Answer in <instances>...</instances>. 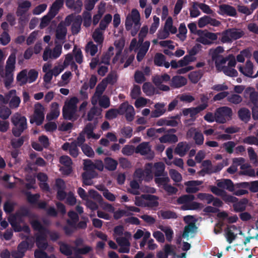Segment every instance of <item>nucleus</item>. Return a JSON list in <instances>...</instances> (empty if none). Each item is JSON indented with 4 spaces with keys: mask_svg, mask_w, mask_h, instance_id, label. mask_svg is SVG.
Here are the masks:
<instances>
[{
    "mask_svg": "<svg viewBox=\"0 0 258 258\" xmlns=\"http://www.w3.org/2000/svg\"><path fill=\"white\" fill-rule=\"evenodd\" d=\"M72 78V73L70 71L66 72L61 75V80L58 82V85L59 86H65L67 85L70 83Z\"/></svg>",
    "mask_w": 258,
    "mask_h": 258,
    "instance_id": "nucleus-42",
    "label": "nucleus"
},
{
    "mask_svg": "<svg viewBox=\"0 0 258 258\" xmlns=\"http://www.w3.org/2000/svg\"><path fill=\"white\" fill-rule=\"evenodd\" d=\"M218 187L226 189L230 191L234 190V184L232 181L229 179H224L217 182Z\"/></svg>",
    "mask_w": 258,
    "mask_h": 258,
    "instance_id": "nucleus-32",
    "label": "nucleus"
},
{
    "mask_svg": "<svg viewBox=\"0 0 258 258\" xmlns=\"http://www.w3.org/2000/svg\"><path fill=\"white\" fill-rule=\"evenodd\" d=\"M107 86L106 80L102 81L97 85L95 93L92 99V103L96 105L97 102V98L103 93Z\"/></svg>",
    "mask_w": 258,
    "mask_h": 258,
    "instance_id": "nucleus-21",
    "label": "nucleus"
},
{
    "mask_svg": "<svg viewBox=\"0 0 258 258\" xmlns=\"http://www.w3.org/2000/svg\"><path fill=\"white\" fill-rule=\"evenodd\" d=\"M249 96L250 102L253 106H258V93L253 88H247L244 91L245 97Z\"/></svg>",
    "mask_w": 258,
    "mask_h": 258,
    "instance_id": "nucleus-23",
    "label": "nucleus"
},
{
    "mask_svg": "<svg viewBox=\"0 0 258 258\" xmlns=\"http://www.w3.org/2000/svg\"><path fill=\"white\" fill-rule=\"evenodd\" d=\"M238 115L240 119L245 122H247L250 118V112L246 108H241L238 111Z\"/></svg>",
    "mask_w": 258,
    "mask_h": 258,
    "instance_id": "nucleus-41",
    "label": "nucleus"
},
{
    "mask_svg": "<svg viewBox=\"0 0 258 258\" xmlns=\"http://www.w3.org/2000/svg\"><path fill=\"white\" fill-rule=\"evenodd\" d=\"M79 100L76 97L67 98L64 102L62 107L63 117L68 120H76L79 117L78 113V104Z\"/></svg>",
    "mask_w": 258,
    "mask_h": 258,
    "instance_id": "nucleus-2",
    "label": "nucleus"
},
{
    "mask_svg": "<svg viewBox=\"0 0 258 258\" xmlns=\"http://www.w3.org/2000/svg\"><path fill=\"white\" fill-rule=\"evenodd\" d=\"M105 168L108 171H113L116 169L118 162L111 157H106L104 160Z\"/></svg>",
    "mask_w": 258,
    "mask_h": 258,
    "instance_id": "nucleus-34",
    "label": "nucleus"
},
{
    "mask_svg": "<svg viewBox=\"0 0 258 258\" xmlns=\"http://www.w3.org/2000/svg\"><path fill=\"white\" fill-rule=\"evenodd\" d=\"M15 63V55L12 54L9 56L6 61L5 73L1 74L2 77L4 78L5 85L7 88H9L13 82Z\"/></svg>",
    "mask_w": 258,
    "mask_h": 258,
    "instance_id": "nucleus-3",
    "label": "nucleus"
},
{
    "mask_svg": "<svg viewBox=\"0 0 258 258\" xmlns=\"http://www.w3.org/2000/svg\"><path fill=\"white\" fill-rule=\"evenodd\" d=\"M159 228L163 232H164L166 240L168 242H171L172 240L174 232L173 230L169 226H164L161 225L159 227Z\"/></svg>",
    "mask_w": 258,
    "mask_h": 258,
    "instance_id": "nucleus-45",
    "label": "nucleus"
},
{
    "mask_svg": "<svg viewBox=\"0 0 258 258\" xmlns=\"http://www.w3.org/2000/svg\"><path fill=\"white\" fill-rule=\"evenodd\" d=\"M66 6L77 13L81 12L83 7V3L80 0H66Z\"/></svg>",
    "mask_w": 258,
    "mask_h": 258,
    "instance_id": "nucleus-25",
    "label": "nucleus"
},
{
    "mask_svg": "<svg viewBox=\"0 0 258 258\" xmlns=\"http://www.w3.org/2000/svg\"><path fill=\"white\" fill-rule=\"evenodd\" d=\"M253 67L252 62L249 60H247L244 66H238V69L239 71L243 75L248 77H252V75L253 73Z\"/></svg>",
    "mask_w": 258,
    "mask_h": 258,
    "instance_id": "nucleus-18",
    "label": "nucleus"
},
{
    "mask_svg": "<svg viewBox=\"0 0 258 258\" xmlns=\"http://www.w3.org/2000/svg\"><path fill=\"white\" fill-rule=\"evenodd\" d=\"M29 243L24 240L21 242L17 247V250H14L12 252V256L14 258H22L25 255V253L29 247Z\"/></svg>",
    "mask_w": 258,
    "mask_h": 258,
    "instance_id": "nucleus-15",
    "label": "nucleus"
},
{
    "mask_svg": "<svg viewBox=\"0 0 258 258\" xmlns=\"http://www.w3.org/2000/svg\"><path fill=\"white\" fill-rule=\"evenodd\" d=\"M58 245H59V250L61 253L66 256H70L72 254L73 247L62 241H59Z\"/></svg>",
    "mask_w": 258,
    "mask_h": 258,
    "instance_id": "nucleus-36",
    "label": "nucleus"
},
{
    "mask_svg": "<svg viewBox=\"0 0 258 258\" xmlns=\"http://www.w3.org/2000/svg\"><path fill=\"white\" fill-rule=\"evenodd\" d=\"M85 50L87 53L94 56L98 51V46L92 41H89L85 47Z\"/></svg>",
    "mask_w": 258,
    "mask_h": 258,
    "instance_id": "nucleus-53",
    "label": "nucleus"
},
{
    "mask_svg": "<svg viewBox=\"0 0 258 258\" xmlns=\"http://www.w3.org/2000/svg\"><path fill=\"white\" fill-rule=\"evenodd\" d=\"M61 46L59 45H56L53 50H51L49 47L45 48L43 54V60L46 61L48 59H56L58 58L61 53Z\"/></svg>",
    "mask_w": 258,
    "mask_h": 258,
    "instance_id": "nucleus-11",
    "label": "nucleus"
},
{
    "mask_svg": "<svg viewBox=\"0 0 258 258\" xmlns=\"http://www.w3.org/2000/svg\"><path fill=\"white\" fill-rule=\"evenodd\" d=\"M170 79V77L165 74L161 76H156L153 79V81L155 85L162 84L164 82H167Z\"/></svg>",
    "mask_w": 258,
    "mask_h": 258,
    "instance_id": "nucleus-50",
    "label": "nucleus"
},
{
    "mask_svg": "<svg viewBox=\"0 0 258 258\" xmlns=\"http://www.w3.org/2000/svg\"><path fill=\"white\" fill-rule=\"evenodd\" d=\"M150 45V43L149 41H146L141 45L137 55V59L138 61H141L143 59L149 48Z\"/></svg>",
    "mask_w": 258,
    "mask_h": 258,
    "instance_id": "nucleus-27",
    "label": "nucleus"
},
{
    "mask_svg": "<svg viewBox=\"0 0 258 258\" xmlns=\"http://www.w3.org/2000/svg\"><path fill=\"white\" fill-rule=\"evenodd\" d=\"M162 143H175L178 141L177 137L174 134H166L159 138Z\"/></svg>",
    "mask_w": 258,
    "mask_h": 258,
    "instance_id": "nucleus-39",
    "label": "nucleus"
},
{
    "mask_svg": "<svg viewBox=\"0 0 258 258\" xmlns=\"http://www.w3.org/2000/svg\"><path fill=\"white\" fill-rule=\"evenodd\" d=\"M234 56L232 55H229L226 57H223L215 61V67L216 69L219 71L222 72V70L226 67V62H229V60L231 59L232 57Z\"/></svg>",
    "mask_w": 258,
    "mask_h": 258,
    "instance_id": "nucleus-28",
    "label": "nucleus"
},
{
    "mask_svg": "<svg viewBox=\"0 0 258 258\" xmlns=\"http://www.w3.org/2000/svg\"><path fill=\"white\" fill-rule=\"evenodd\" d=\"M232 109L227 106L219 107L215 111L216 121L220 123H224L229 120L232 116Z\"/></svg>",
    "mask_w": 258,
    "mask_h": 258,
    "instance_id": "nucleus-5",
    "label": "nucleus"
},
{
    "mask_svg": "<svg viewBox=\"0 0 258 258\" xmlns=\"http://www.w3.org/2000/svg\"><path fill=\"white\" fill-rule=\"evenodd\" d=\"M202 76L201 71H194L188 75V78L192 83H197L201 78Z\"/></svg>",
    "mask_w": 258,
    "mask_h": 258,
    "instance_id": "nucleus-64",
    "label": "nucleus"
},
{
    "mask_svg": "<svg viewBox=\"0 0 258 258\" xmlns=\"http://www.w3.org/2000/svg\"><path fill=\"white\" fill-rule=\"evenodd\" d=\"M141 15L136 9H133L126 16L124 26L127 31H130L133 36H135L141 26Z\"/></svg>",
    "mask_w": 258,
    "mask_h": 258,
    "instance_id": "nucleus-1",
    "label": "nucleus"
},
{
    "mask_svg": "<svg viewBox=\"0 0 258 258\" xmlns=\"http://www.w3.org/2000/svg\"><path fill=\"white\" fill-rule=\"evenodd\" d=\"M203 183L202 181L200 180H189L184 183V184L187 187L185 188V191L188 194H195L200 190V188L197 186L200 185Z\"/></svg>",
    "mask_w": 258,
    "mask_h": 258,
    "instance_id": "nucleus-19",
    "label": "nucleus"
},
{
    "mask_svg": "<svg viewBox=\"0 0 258 258\" xmlns=\"http://www.w3.org/2000/svg\"><path fill=\"white\" fill-rule=\"evenodd\" d=\"M17 81L20 85H23L28 83L27 71L23 70L17 76Z\"/></svg>",
    "mask_w": 258,
    "mask_h": 258,
    "instance_id": "nucleus-54",
    "label": "nucleus"
},
{
    "mask_svg": "<svg viewBox=\"0 0 258 258\" xmlns=\"http://www.w3.org/2000/svg\"><path fill=\"white\" fill-rule=\"evenodd\" d=\"M104 30L99 28H96L92 33V37L95 42L101 44L104 40L103 33Z\"/></svg>",
    "mask_w": 258,
    "mask_h": 258,
    "instance_id": "nucleus-35",
    "label": "nucleus"
},
{
    "mask_svg": "<svg viewBox=\"0 0 258 258\" xmlns=\"http://www.w3.org/2000/svg\"><path fill=\"white\" fill-rule=\"evenodd\" d=\"M52 70V64L49 62L44 63L42 67V71L45 73L43 77V86L47 89L51 87Z\"/></svg>",
    "mask_w": 258,
    "mask_h": 258,
    "instance_id": "nucleus-12",
    "label": "nucleus"
},
{
    "mask_svg": "<svg viewBox=\"0 0 258 258\" xmlns=\"http://www.w3.org/2000/svg\"><path fill=\"white\" fill-rule=\"evenodd\" d=\"M164 28L172 34H175L177 32V29L173 25V20L171 17H168L165 23Z\"/></svg>",
    "mask_w": 258,
    "mask_h": 258,
    "instance_id": "nucleus-55",
    "label": "nucleus"
},
{
    "mask_svg": "<svg viewBox=\"0 0 258 258\" xmlns=\"http://www.w3.org/2000/svg\"><path fill=\"white\" fill-rule=\"evenodd\" d=\"M60 114L59 105L57 102H53L50 105V111L46 115V119L51 120L56 119Z\"/></svg>",
    "mask_w": 258,
    "mask_h": 258,
    "instance_id": "nucleus-22",
    "label": "nucleus"
},
{
    "mask_svg": "<svg viewBox=\"0 0 258 258\" xmlns=\"http://www.w3.org/2000/svg\"><path fill=\"white\" fill-rule=\"evenodd\" d=\"M68 215L70 219L67 220V224L71 227L76 228V224L79 220L78 214L74 211H70L68 213Z\"/></svg>",
    "mask_w": 258,
    "mask_h": 258,
    "instance_id": "nucleus-33",
    "label": "nucleus"
},
{
    "mask_svg": "<svg viewBox=\"0 0 258 258\" xmlns=\"http://www.w3.org/2000/svg\"><path fill=\"white\" fill-rule=\"evenodd\" d=\"M181 123L180 115L167 117V126L176 127Z\"/></svg>",
    "mask_w": 258,
    "mask_h": 258,
    "instance_id": "nucleus-44",
    "label": "nucleus"
},
{
    "mask_svg": "<svg viewBox=\"0 0 258 258\" xmlns=\"http://www.w3.org/2000/svg\"><path fill=\"white\" fill-rule=\"evenodd\" d=\"M73 248L75 252V256L76 258H83L81 255L82 254H87L93 250L92 247L89 245H85L82 248L73 247Z\"/></svg>",
    "mask_w": 258,
    "mask_h": 258,
    "instance_id": "nucleus-26",
    "label": "nucleus"
},
{
    "mask_svg": "<svg viewBox=\"0 0 258 258\" xmlns=\"http://www.w3.org/2000/svg\"><path fill=\"white\" fill-rule=\"evenodd\" d=\"M236 64V61L234 56L232 57L231 59L229 60L227 65L222 72L226 76L230 77H236L238 75L237 71L234 69Z\"/></svg>",
    "mask_w": 258,
    "mask_h": 258,
    "instance_id": "nucleus-14",
    "label": "nucleus"
},
{
    "mask_svg": "<svg viewBox=\"0 0 258 258\" xmlns=\"http://www.w3.org/2000/svg\"><path fill=\"white\" fill-rule=\"evenodd\" d=\"M221 36V41L223 43H230L233 40L230 29L222 33H219Z\"/></svg>",
    "mask_w": 258,
    "mask_h": 258,
    "instance_id": "nucleus-46",
    "label": "nucleus"
},
{
    "mask_svg": "<svg viewBox=\"0 0 258 258\" xmlns=\"http://www.w3.org/2000/svg\"><path fill=\"white\" fill-rule=\"evenodd\" d=\"M143 92L147 96H152L155 93V89L150 83H145L142 87Z\"/></svg>",
    "mask_w": 258,
    "mask_h": 258,
    "instance_id": "nucleus-63",
    "label": "nucleus"
},
{
    "mask_svg": "<svg viewBox=\"0 0 258 258\" xmlns=\"http://www.w3.org/2000/svg\"><path fill=\"white\" fill-rule=\"evenodd\" d=\"M120 114H124L128 121H132L135 115V111L134 107L129 104L128 102L122 103L119 107Z\"/></svg>",
    "mask_w": 258,
    "mask_h": 258,
    "instance_id": "nucleus-10",
    "label": "nucleus"
},
{
    "mask_svg": "<svg viewBox=\"0 0 258 258\" xmlns=\"http://www.w3.org/2000/svg\"><path fill=\"white\" fill-rule=\"evenodd\" d=\"M6 97L9 101V107L11 109H16L19 107L21 100L15 90H10L6 94Z\"/></svg>",
    "mask_w": 258,
    "mask_h": 258,
    "instance_id": "nucleus-9",
    "label": "nucleus"
},
{
    "mask_svg": "<svg viewBox=\"0 0 258 258\" xmlns=\"http://www.w3.org/2000/svg\"><path fill=\"white\" fill-rule=\"evenodd\" d=\"M112 17V16L109 14H106L104 16L103 19L101 20L99 28L105 30L108 27L109 24L111 22Z\"/></svg>",
    "mask_w": 258,
    "mask_h": 258,
    "instance_id": "nucleus-51",
    "label": "nucleus"
},
{
    "mask_svg": "<svg viewBox=\"0 0 258 258\" xmlns=\"http://www.w3.org/2000/svg\"><path fill=\"white\" fill-rule=\"evenodd\" d=\"M197 197L202 201H207L208 204H210L214 200V197L212 195L208 193H199L197 195Z\"/></svg>",
    "mask_w": 258,
    "mask_h": 258,
    "instance_id": "nucleus-62",
    "label": "nucleus"
},
{
    "mask_svg": "<svg viewBox=\"0 0 258 258\" xmlns=\"http://www.w3.org/2000/svg\"><path fill=\"white\" fill-rule=\"evenodd\" d=\"M67 28L63 23H60L57 26L56 30V37L57 39L63 40L65 38L67 34Z\"/></svg>",
    "mask_w": 258,
    "mask_h": 258,
    "instance_id": "nucleus-38",
    "label": "nucleus"
},
{
    "mask_svg": "<svg viewBox=\"0 0 258 258\" xmlns=\"http://www.w3.org/2000/svg\"><path fill=\"white\" fill-rule=\"evenodd\" d=\"M82 20V18L80 16H77L75 18V21L73 22L72 27V33L74 34H76L80 31Z\"/></svg>",
    "mask_w": 258,
    "mask_h": 258,
    "instance_id": "nucleus-56",
    "label": "nucleus"
},
{
    "mask_svg": "<svg viewBox=\"0 0 258 258\" xmlns=\"http://www.w3.org/2000/svg\"><path fill=\"white\" fill-rule=\"evenodd\" d=\"M64 0H56L52 4L49 13L52 14V16H55L59 9L62 7Z\"/></svg>",
    "mask_w": 258,
    "mask_h": 258,
    "instance_id": "nucleus-47",
    "label": "nucleus"
},
{
    "mask_svg": "<svg viewBox=\"0 0 258 258\" xmlns=\"http://www.w3.org/2000/svg\"><path fill=\"white\" fill-rule=\"evenodd\" d=\"M195 199L193 195H184L179 197L177 200V203L179 205L189 203Z\"/></svg>",
    "mask_w": 258,
    "mask_h": 258,
    "instance_id": "nucleus-59",
    "label": "nucleus"
},
{
    "mask_svg": "<svg viewBox=\"0 0 258 258\" xmlns=\"http://www.w3.org/2000/svg\"><path fill=\"white\" fill-rule=\"evenodd\" d=\"M154 110L150 114L152 118H157L164 115L166 112L165 104L164 103L158 102L154 105Z\"/></svg>",
    "mask_w": 258,
    "mask_h": 258,
    "instance_id": "nucleus-17",
    "label": "nucleus"
},
{
    "mask_svg": "<svg viewBox=\"0 0 258 258\" xmlns=\"http://www.w3.org/2000/svg\"><path fill=\"white\" fill-rule=\"evenodd\" d=\"M101 110L93 107L88 111L87 115V120L92 121L87 124L85 129H94L97 127L98 119L101 118Z\"/></svg>",
    "mask_w": 258,
    "mask_h": 258,
    "instance_id": "nucleus-6",
    "label": "nucleus"
},
{
    "mask_svg": "<svg viewBox=\"0 0 258 258\" xmlns=\"http://www.w3.org/2000/svg\"><path fill=\"white\" fill-rule=\"evenodd\" d=\"M154 175L156 177H160L163 175L165 170V165L161 162H156L154 164Z\"/></svg>",
    "mask_w": 258,
    "mask_h": 258,
    "instance_id": "nucleus-48",
    "label": "nucleus"
},
{
    "mask_svg": "<svg viewBox=\"0 0 258 258\" xmlns=\"http://www.w3.org/2000/svg\"><path fill=\"white\" fill-rule=\"evenodd\" d=\"M218 13L221 15H227L230 16H235L236 15V11L233 7L223 4L219 6Z\"/></svg>",
    "mask_w": 258,
    "mask_h": 258,
    "instance_id": "nucleus-24",
    "label": "nucleus"
},
{
    "mask_svg": "<svg viewBox=\"0 0 258 258\" xmlns=\"http://www.w3.org/2000/svg\"><path fill=\"white\" fill-rule=\"evenodd\" d=\"M160 212L161 216L163 219H175L178 217L177 214L175 212L170 210H161Z\"/></svg>",
    "mask_w": 258,
    "mask_h": 258,
    "instance_id": "nucleus-58",
    "label": "nucleus"
},
{
    "mask_svg": "<svg viewBox=\"0 0 258 258\" xmlns=\"http://www.w3.org/2000/svg\"><path fill=\"white\" fill-rule=\"evenodd\" d=\"M54 16H52V14H50V13H48L46 15L43 16L41 20V22L39 25V27L41 29H43L46 26H47L51 20L54 17Z\"/></svg>",
    "mask_w": 258,
    "mask_h": 258,
    "instance_id": "nucleus-61",
    "label": "nucleus"
},
{
    "mask_svg": "<svg viewBox=\"0 0 258 258\" xmlns=\"http://www.w3.org/2000/svg\"><path fill=\"white\" fill-rule=\"evenodd\" d=\"M248 200L246 199H243L239 202H236L233 203V207L235 212H241L244 211L247 204Z\"/></svg>",
    "mask_w": 258,
    "mask_h": 258,
    "instance_id": "nucleus-37",
    "label": "nucleus"
},
{
    "mask_svg": "<svg viewBox=\"0 0 258 258\" xmlns=\"http://www.w3.org/2000/svg\"><path fill=\"white\" fill-rule=\"evenodd\" d=\"M93 131L94 130H83V131L80 133L77 140L74 141L72 143H75L76 145L81 147L82 146L84 145L83 144L85 141L86 135L88 139L92 138L98 139L100 137V135L95 134Z\"/></svg>",
    "mask_w": 258,
    "mask_h": 258,
    "instance_id": "nucleus-8",
    "label": "nucleus"
},
{
    "mask_svg": "<svg viewBox=\"0 0 258 258\" xmlns=\"http://www.w3.org/2000/svg\"><path fill=\"white\" fill-rule=\"evenodd\" d=\"M224 51V48L222 46H218L216 48L211 49L209 51V54L213 60L214 61L224 57L222 54Z\"/></svg>",
    "mask_w": 258,
    "mask_h": 258,
    "instance_id": "nucleus-31",
    "label": "nucleus"
},
{
    "mask_svg": "<svg viewBox=\"0 0 258 258\" xmlns=\"http://www.w3.org/2000/svg\"><path fill=\"white\" fill-rule=\"evenodd\" d=\"M187 83V79L181 76H175L172 78L171 86L174 88L181 87Z\"/></svg>",
    "mask_w": 258,
    "mask_h": 258,
    "instance_id": "nucleus-30",
    "label": "nucleus"
},
{
    "mask_svg": "<svg viewBox=\"0 0 258 258\" xmlns=\"http://www.w3.org/2000/svg\"><path fill=\"white\" fill-rule=\"evenodd\" d=\"M11 121L18 129L27 128V118L18 112L15 113L11 117Z\"/></svg>",
    "mask_w": 258,
    "mask_h": 258,
    "instance_id": "nucleus-13",
    "label": "nucleus"
},
{
    "mask_svg": "<svg viewBox=\"0 0 258 258\" xmlns=\"http://www.w3.org/2000/svg\"><path fill=\"white\" fill-rule=\"evenodd\" d=\"M207 106L208 104L205 103L196 107L189 108L190 117L191 118L195 117L198 113L205 109Z\"/></svg>",
    "mask_w": 258,
    "mask_h": 258,
    "instance_id": "nucleus-52",
    "label": "nucleus"
},
{
    "mask_svg": "<svg viewBox=\"0 0 258 258\" xmlns=\"http://www.w3.org/2000/svg\"><path fill=\"white\" fill-rule=\"evenodd\" d=\"M105 4L101 3L99 7L97 13L93 16V24L94 25H96L100 20L102 15L105 12Z\"/></svg>",
    "mask_w": 258,
    "mask_h": 258,
    "instance_id": "nucleus-40",
    "label": "nucleus"
},
{
    "mask_svg": "<svg viewBox=\"0 0 258 258\" xmlns=\"http://www.w3.org/2000/svg\"><path fill=\"white\" fill-rule=\"evenodd\" d=\"M45 108L41 103L37 102L34 105L33 114L30 117L31 124H35L40 125L42 124L44 120Z\"/></svg>",
    "mask_w": 258,
    "mask_h": 258,
    "instance_id": "nucleus-4",
    "label": "nucleus"
},
{
    "mask_svg": "<svg viewBox=\"0 0 258 258\" xmlns=\"http://www.w3.org/2000/svg\"><path fill=\"white\" fill-rule=\"evenodd\" d=\"M227 100L230 103L238 104L242 102V98L241 96L238 94H232L228 95Z\"/></svg>",
    "mask_w": 258,
    "mask_h": 258,
    "instance_id": "nucleus-60",
    "label": "nucleus"
},
{
    "mask_svg": "<svg viewBox=\"0 0 258 258\" xmlns=\"http://www.w3.org/2000/svg\"><path fill=\"white\" fill-rule=\"evenodd\" d=\"M31 7V3L28 0H20L18 2V8L16 14L22 17L25 15Z\"/></svg>",
    "mask_w": 258,
    "mask_h": 258,
    "instance_id": "nucleus-16",
    "label": "nucleus"
},
{
    "mask_svg": "<svg viewBox=\"0 0 258 258\" xmlns=\"http://www.w3.org/2000/svg\"><path fill=\"white\" fill-rule=\"evenodd\" d=\"M11 109L5 105H0V117L3 119H8L12 114Z\"/></svg>",
    "mask_w": 258,
    "mask_h": 258,
    "instance_id": "nucleus-57",
    "label": "nucleus"
},
{
    "mask_svg": "<svg viewBox=\"0 0 258 258\" xmlns=\"http://www.w3.org/2000/svg\"><path fill=\"white\" fill-rule=\"evenodd\" d=\"M30 223L33 229L38 231V234H45L44 232L47 230V228L43 226L41 222L37 220H32Z\"/></svg>",
    "mask_w": 258,
    "mask_h": 258,
    "instance_id": "nucleus-43",
    "label": "nucleus"
},
{
    "mask_svg": "<svg viewBox=\"0 0 258 258\" xmlns=\"http://www.w3.org/2000/svg\"><path fill=\"white\" fill-rule=\"evenodd\" d=\"M197 228V227L195 223H189L184 227L182 233V237L184 238H188L189 236V233L194 232Z\"/></svg>",
    "mask_w": 258,
    "mask_h": 258,
    "instance_id": "nucleus-49",
    "label": "nucleus"
},
{
    "mask_svg": "<svg viewBox=\"0 0 258 258\" xmlns=\"http://www.w3.org/2000/svg\"><path fill=\"white\" fill-rule=\"evenodd\" d=\"M35 242L39 249L45 250L48 246L46 234L43 233L35 234Z\"/></svg>",
    "mask_w": 258,
    "mask_h": 258,
    "instance_id": "nucleus-20",
    "label": "nucleus"
},
{
    "mask_svg": "<svg viewBox=\"0 0 258 258\" xmlns=\"http://www.w3.org/2000/svg\"><path fill=\"white\" fill-rule=\"evenodd\" d=\"M190 146L186 142H180L175 149V152L180 157L184 156L190 149Z\"/></svg>",
    "mask_w": 258,
    "mask_h": 258,
    "instance_id": "nucleus-29",
    "label": "nucleus"
},
{
    "mask_svg": "<svg viewBox=\"0 0 258 258\" xmlns=\"http://www.w3.org/2000/svg\"><path fill=\"white\" fill-rule=\"evenodd\" d=\"M135 153L145 156L148 160H151L155 157V153L151 149L149 142H142L138 145L135 149Z\"/></svg>",
    "mask_w": 258,
    "mask_h": 258,
    "instance_id": "nucleus-7",
    "label": "nucleus"
}]
</instances>
